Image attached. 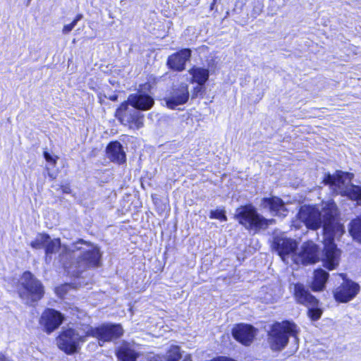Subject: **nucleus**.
Wrapping results in <instances>:
<instances>
[{
  "instance_id": "obj_1",
  "label": "nucleus",
  "mask_w": 361,
  "mask_h": 361,
  "mask_svg": "<svg viewBox=\"0 0 361 361\" xmlns=\"http://www.w3.org/2000/svg\"><path fill=\"white\" fill-rule=\"evenodd\" d=\"M339 212L333 200L322 202V209H317V229L323 228V249L321 261L328 270L335 269L339 264L341 251L335 243L337 233H344V226L338 220Z\"/></svg>"
},
{
  "instance_id": "obj_2",
  "label": "nucleus",
  "mask_w": 361,
  "mask_h": 361,
  "mask_svg": "<svg viewBox=\"0 0 361 361\" xmlns=\"http://www.w3.org/2000/svg\"><path fill=\"white\" fill-rule=\"evenodd\" d=\"M298 333L299 329L293 321L274 322L267 332V342L272 351L281 352L288 345L290 337L297 338Z\"/></svg>"
},
{
  "instance_id": "obj_3",
  "label": "nucleus",
  "mask_w": 361,
  "mask_h": 361,
  "mask_svg": "<svg viewBox=\"0 0 361 361\" xmlns=\"http://www.w3.org/2000/svg\"><path fill=\"white\" fill-rule=\"evenodd\" d=\"M239 224L247 230L258 231L260 229H267L269 224L274 222V219H269L261 215L257 208L251 203L241 205L236 209L234 216Z\"/></svg>"
},
{
  "instance_id": "obj_4",
  "label": "nucleus",
  "mask_w": 361,
  "mask_h": 361,
  "mask_svg": "<svg viewBox=\"0 0 361 361\" xmlns=\"http://www.w3.org/2000/svg\"><path fill=\"white\" fill-rule=\"evenodd\" d=\"M81 329L84 331L82 335H79L77 330L72 327L61 330L55 338L57 348L66 355L78 353L80 350V345L89 338V336H86L87 328L81 325Z\"/></svg>"
},
{
  "instance_id": "obj_5",
  "label": "nucleus",
  "mask_w": 361,
  "mask_h": 361,
  "mask_svg": "<svg viewBox=\"0 0 361 361\" xmlns=\"http://www.w3.org/2000/svg\"><path fill=\"white\" fill-rule=\"evenodd\" d=\"M87 328V335L94 338L102 346L103 343L114 342L119 340L124 334V329L120 323H103L97 326L89 324H82Z\"/></svg>"
},
{
  "instance_id": "obj_6",
  "label": "nucleus",
  "mask_w": 361,
  "mask_h": 361,
  "mask_svg": "<svg viewBox=\"0 0 361 361\" xmlns=\"http://www.w3.org/2000/svg\"><path fill=\"white\" fill-rule=\"evenodd\" d=\"M102 253L97 247L84 251L76 260L65 267L68 274L75 279L81 277L82 273L92 268L101 266Z\"/></svg>"
},
{
  "instance_id": "obj_7",
  "label": "nucleus",
  "mask_w": 361,
  "mask_h": 361,
  "mask_svg": "<svg viewBox=\"0 0 361 361\" xmlns=\"http://www.w3.org/2000/svg\"><path fill=\"white\" fill-rule=\"evenodd\" d=\"M115 117L121 124L127 126L129 129L137 130L144 126V115L138 111H128L126 102L120 104L115 111Z\"/></svg>"
},
{
  "instance_id": "obj_8",
  "label": "nucleus",
  "mask_w": 361,
  "mask_h": 361,
  "mask_svg": "<svg viewBox=\"0 0 361 361\" xmlns=\"http://www.w3.org/2000/svg\"><path fill=\"white\" fill-rule=\"evenodd\" d=\"M151 89L152 85L148 82L140 84L137 92L130 94L125 102L128 103V106L130 105L136 110L148 111L154 105V99L149 94L141 91L150 92Z\"/></svg>"
},
{
  "instance_id": "obj_9",
  "label": "nucleus",
  "mask_w": 361,
  "mask_h": 361,
  "mask_svg": "<svg viewBox=\"0 0 361 361\" xmlns=\"http://www.w3.org/2000/svg\"><path fill=\"white\" fill-rule=\"evenodd\" d=\"M65 320V316L54 308H45L38 320L41 329L49 335L57 330Z\"/></svg>"
},
{
  "instance_id": "obj_10",
  "label": "nucleus",
  "mask_w": 361,
  "mask_h": 361,
  "mask_svg": "<svg viewBox=\"0 0 361 361\" xmlns=\"http://www.w3.org/2000/svg\"><path fill=\"white\" fill-rule=\"evenodd\" d=\"M360 286L358 283L345 278L334 290L333 296L338 303H347L353 300L360 293Z\"/></svg>"
},
{
  "instance_id": "obj_11",
  "label": "nucleus",
  "mask_w": 361,
  "mask_h": 361,
  "mask_svg": "<svg viewBox=\"0 0 361 361\" xmlns=\"http://www.w3.org/2000/svg\"><path fill=\"white\" fill-rule=\"evenodd\" d=\"M258 329L250 324L237 323L231 329L233 339L243 346H250L254 342Z\"/></svg>"
},
{
  "instance_id": "obj_12",
  "label": "nucleus",
  "mask_w": 361,
  "mask_h": 361,
  "mask_svg": "<svg viewBox=\"0 0 361 361\" xmlns=\"http://www.w3.org/2000/svg\"><path fill=\"white\" fill-rule=\"evenodd\" d=\"M23 288L26 290L32 302H37L43 298L44 288L42 282L35 277L30 271H25L22 274Z\"/></svg>"
},
{
  "instance_id": "obj_13",
  "label": "nucleus",
  "mask_w": 361,
  "mask_h": 361,
  "mask_svg": "<svg viewBox=\"0 0 361 361\" xmlns=\"http://www.w3.org/2000/svg\"><path fill=\"white\" fill-rule=\"evenodd\" d=\"M294 297L298 303L309 307L308 316L312 320H316V298L305 288L303 284L299 283L295 284Z\"/></svg>"
},
{
  "instance_id": "obj_14",
  "label": "nucleus",
  "mask_w": 361,
  "mask_h": 361,
  "mask_svg": "<svg viewBox=\"0 0 361 361\" xmlns=\"http://www.w3.org/2000/svg\"><path fill=\"white\" fill-rule=\"evenodd\" d=\"M189 97L188 85L181 82L171 88L169 97L165 98V102L169 109H175L176 106L186 104Z\"/></svg>"
},
{
  "instance_id": "obj_15",
  "label": "nucleus",
  "mask_w": 361,
  "mask_h": 361,
  "mask_svg": "<svg viewBox=\"0 0 361 361\" xmlns=\"http://www.w3.org/2000/svg\"><path fill=\"white\" fill-rule=\"evenodd\" d=\"M191 56L192 50L190 48L180 49L168 56L166 66L172 71L182 72L185 69Z\"/></svg>"
},
{
  "instance_id": "obj_16",
  "label": "nucleus",
  "mask_w": 361,
  "mask_h": 361,
  "mask_svg": "<svg viewBox=\"0 0 361 361\" xmlns=\"http://www.w3.org/2000/svg\"><path fill=\"white\" fill-rule=\"evenodd\" d=\"M115 355L118 361H137L141 353L134 341L123 340L115 348Z\"/></svg>"
},
{
  "instance_id": "obj_17",
  "label": "nucleus",
  "mask_w": 361,
  "mask_h": 361,
  "mask_svg": "<svg viewBox=\"0 0 361 361\" xmlns=\"http://www.w3.org/2000/svg\"><path fill=\"white\" fill-rule=\"evenodd\" d=\"M272 248L284 259L286 257L295 253L298 243L292 238L276 235L273 238Z\"/></svg>"
},
{
  "instance_id": "obj_18",
  "label": "nucleus",
  "mask_w": 361,
  "mask_h": 361,
  "mask_svg": "<svg viewBox=\"0 0 361 361\" xmlns=\"http://www.w3.org/2000/svg\"><path fill=\"white\" fill-rule=\"evenodd\" d=\"M293 260L295 264L304 266L315 264L316 243L312 240L304 242Z\"/></svg>"
},
{
  "instance_id": "obj_19",
  "label": "nucleus",
  "mask_w": 361,
  "mask_h": 361,
  "mask_svg": "<svg viewBox=\"0 0 361 361\" xmlns=\"http://www.w3.org/2000/svg\"><path fill=\"white\" fill-rule=\"evenodd\" d=\"M105 154L109 160L114 164L122 165L126 163V154L123 145L118 140L110 141L107 144Z\"/></svg>"
},
{
  "instance_id": "obj_20",
  "label": "nucleus",
  "mask_w": 361,
  "mask_h": 361,
  "mask_svg": "<svg viewBox=\"0 0 361 361\" xmlns=\"http://www.w3.org/2000/svg\"><path fill=\"white\" fill-rule=\"evenodd\" d=\"M260 205L262 208L267 209L274 216H285L284 212H287L284 201L278 196L262 198Z\"/></svg>"
},
{
  "instance_id": "obj_21",
  "label": "nucleus",
  "mask_w": 361,
  "mask_h": 361,
  "mask_svg": "<svg viewBox=\"0 0 361 361\" xmlns=\"http://www.w3.org/2000/svg\"><path fill=\"white\" fill-rule=\"evenodd\" d=\"M298 219L303 222L307 228L316 230V207L302 205L298 212Z\"/></svg>"
},
{
  "instance_id": "obj_22",
  "label": "nucleus",
  "mask_w": 361,
  "mask_h": 361,
  "mask_svg": "<svg viewBox=\"0 0 361 361\" xmlns=\"http://www.w3.org/2000/svg\"><path fill=\"white\" fill-rule=\"evenodd\" d=\"M190 75L189 82L191 84L205 85L209 78L208 68L193 66L188 70Z\"/></svg>"
},
{
  "instance_id": "obj_23",
  "label": "nucleus",
  "mask_w": 361,
  "mask_h": 361,
  "mask_svg": "<svg viewBox=\"0 0 361 361\" xmlns=\"http://www.w3.org/2000/svg\"><path fill=\"white\" fill-rule=\"evenodd\" d=\"M349 233L355 240L361 243V214L351 221Z\"/></svg>"
},
{
  "instance_id": "obj_24",
  "label": "nucleus",
  "mask_w": 361,
  "mask_h": 361,
  "mask_svg": "<svg viewBox=\"0 0 361 361\" xmlns=\"http://www.w3.org/2000/svg\"><path fill=\"white\" fill-rule=\"evenodd\" d=\"M61 246V243L59 238L51 239L49 236V240L46 242L44 248L46 257H51L53 254L57 252L60 250Z\"/></svg>"
},
{
  "instance_id": "obj_25",
  "label": "nucleus",
  "mask_w": 361,
  "mask_h": 361,
  "mask_svg": "<svg viewBox=\"0 0 361 361\" xmlns=\"http://www.w3.org/2000/svg\"><path fill=\"white\" fill-rule=\"evenodd\" d=\"M49 235L47 233H39L36 238L30 243V247L34 250L44 248L46 242L49 241Z\"/></svg>"
},
{
  "instance_id": "obj_26",
  "label": "nucleus",
  "mask_w": 361,
  "mask_h": 361,
  "mask_svg": "<svg viewBox=\"0 0 361 361\" xmlns=\"http://www.w3.org/2000/svg\"><path fill=\"white\" fill-rule=\"evenodd\" d=\"M342 195H345L353 201H360L361 200V186L353 184L348 190L342 192Z\"/></svg>"
},
{
  "instance_id": "obj_27",
  "label": "nucleus",
  "mask_w": 361,
  "mask_h": 361,
  "mask_svg": "<svg viewBox=\"0 0 361 361\" xmlns=\"http://www.w3.org/2000/svg\"><path fill=\"white\" fill-rule=\"evenodd\" d=\"M166 361H178L181 358L180 348L178 345H172L167 350Z\"/></svg>"
},
{
  "instance_id": "obj_28",
  "label": "nucleus",
  "mask_w": 361,
  "mask_h": 361,
  "mask_svg": "<svg viewBox=\"0 0 361 361\" xmlns=\"http://www.w3.org/2000/svg\"><path fill=\"white\" fill-rule=\"evenodd\" d=\"M353 178V174L350 172L343 171L341 170L336 171V188L344 185L346 180L350 181Z\"/></svg>"
},
{
  "instance_id": "obj_29",
  "label": "nucleus",
  "mask_w": 361,
  "mask_h": 361,
  "mask_svg": "<svg viewBox=\"0 0 361 361\" xmlns=\"http://www.w3.org/2000/svg\"><path fill=\"white\" fill-rule=\"evenodd\" d=\"M329 278L327 271L321 268H317V292L322 291L325 288V284Z\"/></svg>"
},
{
  "instance_id": "obj_30",
  "label": "nucleus",
  "mask_w": 361,
  "mask_h": 361,
  "mask_svg": "<svg viewBox=\"0 0 361 361\" xmlns=\"http://www.w3.org/2000/svg\"><path fill=\"white\" fill-rule=\"evenodd\" d=\"M206 94V86L205 85L196 84L195 86L192 87L191 90V98L192 99L197 98H203Z\"/></svg>"
},
{
  "instance_id": "obj_31",
  "label": "nucleus",
  "mask_w": 361,
  "mask_h": 361,
  "mask_svg": "<svg viewBox=\"0 0 361 361\" xmlns=\"http://www.w3.org/2000/svg\"><path fill=\"white\" fill-rule=\"evenodd\" d=\"M209 217L211 219H218L221 221H227L226 211L224 209H216L214 210H211L209 212Z\"/></svg>"
},
{
  "instance_id": "obj_32",
  "label": "nucleus",
  "mask_w": 361,
  "mask_h": 361,
  "mask_svg": "<svg viewBox=\"0 0 361 361\" xmlns=\"http://www.w3.org/2000/svg\"><path fill=\"white\" fill-rule=\"evenodd\" d=\"M324 185H329L331 188H336V172L334 174L327 173L322 181Z\"/></svg>"
},
{
  "instance_id": "obj_33",
  "label": "nucleus",
  "mask_w": 361,
  "mask_h": 361,
  "mask_svg": "<svg viewBox=\"0 0 361 361\" xmlns=\"http://www.w3.org/2000/svg\"><path fill=\"white\" fill-rule=\"evenodd\" d=\"M43 157L48 163L52 164L53 166L56 165L57 161L59 159V157L57 155H51L47 149L43 152Z\"/></svg>"
},
{
  "instance_id": "obj_34",
  "label": "nucleus",
  "mask_w": 361,
  "mask_h": 361,
  "mask_svg": "<svg viewBox=\"0 0 361 361\" xmlns=\"http://www.w3.org/2000/svg\"><path fill=\"white\" fill-rule=\"evenodd\" d=\"M147 361H166L165 355L152 354L147 357Z\"/></svg>"
},
{
  "instance_id": "obj_35",
  "label": "nucleus",
  "mask_w": 361,
  "mask_h": 361,
  "mask_svg": "<svg viewBox=\"0 0 361 361\" xmlns=\"http://www.w3.org/2000/svg\"><path fill=\"white\" fill-rule=\"evenodd\" d=\"M76 25L75 23H73V21H71L70 23L67 24V25H65L63 27V29H62V32L63 34H68L69 33L73 28Z\"/></svg>"
},
{
  "instance_id": "obj_36",
  "label": "nucleus",
  "mask_w": 361,
  "mask_h": 361,
  "mask_svg": "<svg viewBox=\"0 0 361 361\" xmlns=\"http://www.w3.org/2000/svg\"><path fill=\"white\" fill-rule=\"evenodd\" d=\"M311 290L316 292V270L314 271V276L310 286Z\"/></svg>"
},
{
  "instance_id": "obj_37",
  "label": "nucleus",
  "mask_w": 361,
  "mask_h": 361,
  "mask_svg": "<svg viewBox=\"0 0 361 361\" xmlns=\"http://www.w3.org/2000/svg\"><path fill=\"white\" fill-rule=\"evenodd\" d=\"M61 189L63 193H70L71 190L68 184L61 185Z\"/></svg>"
},
{
  "instance_id": "obj_38",
  "label": "nucleus",
  "mask_w": 361,
  "mask_h": 361,
  "mask_svg": "<svg viewBox=\"0 0 361 361\" xmlns=\"http://www.w3.org/2000/svg\"><path fill=\"white\" fill-rule=\"evenodd\" d=\"M82 18L83 15L82 13H78L72 21L73 22V23L77 25L78 22Z\"/></svg>"
},
{
  "instance_id": "obj_39",
  "label": "nucleus",
  "mask_w": 361,
  "mask_h": 361,
  "mask_svg": "<svg viewBox=\"0 0 361 361\" xmlns=\"http://www.w3.org/2000/svg\"><path fill=\"white\" fill-rule=\"evenodd\" d=\"M118 94H112V95L109 96V97H108V99H109V100H111V101L116 102V101H117V100H118Z\"/></svg>"
},
{
  "instance_id": "obj_40",
  "label": "nucleus",
  "mask_w": 361,
  "mask_h": 361,
  "mask_svg": "<svg viewBox=\"0 0 361 361\" xmlns=\"http://www.w3.org/2000/svg\"><path fill=\"white\" fill-rule=\"evenodd\" d=\"M0 361H11L9 360H8L5 355L2 353H0Z\"/></svg>"
},
{
  "instance_id": "obj_41",
  "label": "nucleus",
  "mask_w": 361,
  "mask_h": 361,
  "mask_svg": "<svg viewBox=\"0 0 361 361\" xmlns=\"http://www.w3.org/2000/svg\"><path fill=\"white\" fill-rule=\"evenodd\" d=\"M322 313V310L317 307V319L320 317Z\"/></svg>"
},
{
  "instance_id": "obj_42",
  "label": "nucleus",
  "mask_w": 361,
  "mask_h": 361,
  "mask_svg": "<svg viewBox=\"0 0 361 361\" xmlns=\"http://www.w3.org/2000/svg\"><path fill=\"white\" fill-rule=\"evenodd\" d=\"M77 243H81V244L86 243V242L83 239H80V238L77 240Z\"/></svg>"
},
{
  "instance_id": "obj_43",
  "label": "nucleus",
  "mask_w": 361,
  "mask_h": 361,
  "mask_svg": "<svg viewBox=\"0 0 361 361\" xmlns=\"http://www.w3.org/2000/svg\"><path fill=\"white\" fill-rule=\"evenodd\" d=\"M19 296H20V298H24V293H20V292L19 293Z\"/></svg>"
},
{
  "instance_id": "obj_44",
  "label": "nucleus",
  "mask_w": 361,
  "mask_h": 361,
  "mask_svg": "<svg viewBox=\"0 0 361 361\" xmlns=\"http://www.w3.org/2000/svg\"><path fill=\"white\" fill-rule=\"evenodd\" d=\"M319 252V247H317V252ZM317 261L319 262V257H317Z\"/></svg>"
}]
</instances>
